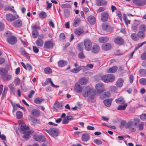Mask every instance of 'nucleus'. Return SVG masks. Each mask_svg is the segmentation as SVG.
<instances>
[{
	"instance_id": "obj_1",
	"label": "nucleus",
	"mask_w": 146,
	"mask_h": 146,
	"mask_svg": "<svg viewBox=\"0 0 146 146\" xmlns=\"http://www.w3.org/2000/svg\"><path fill=\"white\" fill-rule=\"evenodd\" d=\"M95 92L94 90L89 88L86 90V91H83L82 92L83 96L85 97H88V101L92 102L94 101V98L95 95Z\"/></svg>"
},
{
	"instance_id": "obj_2",
	"label": "nucleus",
	"mask_w": 146,
	"mask_h": 146,
	"mask_svg": "<svg viewBox=\"0 0 146 146\" xmlns=\"http://www.w3.org/2000/svg\"><path fill=\"white\" fill-rule=\"evenodd\" d=\"M101 80L104 82H112L115 80V77L112 74H108L102 76L101 77Z\"/></svg>"
},
{
	"instance_id": "obj_3",
	"label": "nucleus",
	"mask_w": 146,
	"mask_h": 146,
	"mask_svg": "<svg viewBox=\"0 0 146 146\" xmlns=\"http://www.w3.org/2000/svg\"><path fill=\"white\" fill-rule=\"evenodd\" d=\"M43 129L50 135L53 137H57L59 134L58 129L57 128H50L48 129L45 128H44Z\"/></svg>"
},
{
	"instance_id": "obj_4",
	"label": "nucleus",
	"mask_w": 146,
	"mask_h": 146,
	"mask_svg": "<svg viewBox=\"0 0 146 146\" xmlns=\"http://www.w3.org/2000/svg\"><path fill=\"white\" fill-rule=\"evenodd\" d=\"M84 44L85 49L87 51L91 50L92 46V43L90 40L88 39H86L84 41Z\"/></svg>"
},
{
	"instance_id": "obj_5",
	"label": "nucleus",
	"mask_w": 146,
	"mask_h": 146,
	"mask_svg": "<svg viewBox=\"0 0 146 146\" xmlns=\"http://www.w3.org/2000/svg\"><path fill=\"white\" fill-rule=\"evenodd\" d=\"M18 16L17 15H13L10 13H8L6 15V19L9 22H11L18 18Z\"/></svg>"
},
{
	"instance_id": "obj_6",
	"label": "nucleus",
	"mask_w": 146,
	"mask_h": 146,
	"mask_svg": "<svg viewBox=\"0 0 146 146\" xmlns=\"http://www.w3.org/2000/svg\"><path fill=\"white\" fill-rule=\"evenodd\" d=\"M54 47V43L50 40L45 41L44 43V48L46 49H52Z\"/></svg>"
},
{
	"instance_id": "obj_7",
	"label": "nucleus",
	"mask_w": 146,
	"mask_h": 146,
	"mask_svg": "<svg viewBox=\"0 0 146 146\" xmlns=\"http://www.w3.org/2000/svg\"><path fill=\"white\" fill-rule=\"evenodd\" d=\"M33 137L34 139L36 141L44 142L46 141L44 136L42 135H34Z\"/></svg>"
},
{
	"instance_id": "obj_8",
	"label": "nucleus",
	"mask_w": 146,
	"mask_h": 146,
	"mask_svg": "<svg viewBox=\"0 0 146 146\" xmlns=\"http://www.w3.org/2000/svg\"><path fill=\"white\" fill-rule=\"evenodd\" d=\"M7 42L10 44L13 45L15 44L17 41V39L14 36L11 37L7 38Z\"/></svg>"
},
{
	"instance_id": "obj_9",
	"label": "nucleus",
	"mask_w": 146,
	"mask_h": 146,
	"mask_svg": "<svg viewBox=\"0 0 146 146\" xmlns=\"http://www.w3.org/2000/svg\"><path fill=\"white\" fill-rule=\"evenodd\" d=\"M133 122L131 121H130L127 123L125 127L126 129L129 128L131 131L134 132L135 131V129L133 127Z\"/></svg>"
},
{
	"instance_id": "obj_10",
	"label": "nucleus",
	"mask_w": 146,
	"mask_h": 146,
	"mask_svg": "<svg viewBox=\"0 0 146 146\" xmlns=\"http://www.w3.org/2000/svg\"><path fill=\"white\" fill-rule=\"evenodd\" d=\"M104 86L103 84L99 83L96 86V88L98 92H102L104 90Z\"/></svg>"
},
{
	"instance_id": "obj_11",
	"label": "nucleus",
	"mask_w": 146,
	"mask_h": 146,
	"mask_svg": "<svg viewBox=\"0 0 146 146\" xmlns=\"http://www.w3.org/2000/svg\"><path fill=\"white\" fill-rule=\"evenodd\" d=\"M7 66L8 68H7L6 66V68H7V69L4 68H0V75L2 76V77H3L6 74H7L8 71L9 70V66L8 65Z\"/></svg>"
},
{
	"instance_id": "obj_12",
	"label": "nucleus",
	"mask_w": 146,
	"mask_h": 146,
	"mask_svg": "<svg viewBox=\"0 0 146 146\" xmlns=\"http://www.w3.org/2000/svg\"><path fill=\"white\" fill-rule=\"evenodd\" d=\"M133 3L138 6H141L145 5L146 1L144 0H133Z\"/></svg>"
},
{
	"instance_id": "obj_13",
	"label": "nucleus",
	"mask_w": 146,
	"mask_h": 146,
	"mask_svg": "<svg viewBox=\"0 0 146 146\" xmlns=\"http://www.w3.org/2000/svg\"><path fill=\"white\" fill-rule=\"evenodd\" d=\"M79 83L76 82L75 83L74 87V90L77 92L80 93L82 92V88Z\"/></svg>"
},
{
	"instance_id": "obj_14",
	"label": "nucleus",
	"mask_w": 146,
	"mask_h": 146,
	"mask_svg": "<svg viewBox=\"0 0 146 146\" xmlns=\"http://www.w3.org/2000/svg\"><path fill=\"white\" fill-rule=\"evenodd\" d=\"M111 48V45L108 43L104 44L102 46V49L105 50H108L110 49Z\"/></svg>"
},
{
	"instance_id": "obj_15",
	"label": "nucleus",
	"mask_w": 146,
	"mask_h": 146,
	"mask_svg": "<svg viewBox=\"0 0 146 146\" xmlns=\"http://www.w3.org/2000/svg\"><path fill=\"white\" fill-rule=\"evenodd\" d=\"M101 20L102 21H106L109 17V14L107 12H104L101 14Z\"/></svg>"
},
{
	"instance_id": "obj_16",
	"label": "nucleus",
	"mask_w": 146,
	"mask_h": 146,
	"mask_svg": "<svg viewBox=\"0 0 146 146\" xmlns=\"http://www.w3.org/2000/svg\"><path fill=\"white\" fill-rule=\"evenodd\" d=\"M32 133L33 131L31 130L28 131H24L23 132L24 135L23 137L25 139H28L31 137L30 135Z\"/></svg>"
},
{
	"instance_id": "obj_17",
	"label": "nucleus",
	"mask_w": 146,
	"mask_h": 146,
	"mask_svg": "<svg viewBox=\"0 0 146 146\" xmlns=\"http://www.w3.org/2000/svg\"><path fill=\"white\" fill-rule=\"evenodd\" d=\"M100 50L99 46L98 45L96 44L93 46L92 49V52L95 54L98 53Z\"/></svg>"
},
{
	"instance_id": "obj_18",
	"label": "nucleus",
	"mask_w": 146,
	"mask_h": 146,
	"mask_svg": "<svg viewBox=\"0 0 146 146\" xmlns=\"http://www.w3.org/2000/svg\"><path fill=\"white\" fill-rule=\"evenodd\" d=\"M95 18L94 16H90L87 18L88 21L91 25H93L95 22Z\"/></svg>"
},
{
	"instance_id": "obj_19",
	"label": "nucleus",
	"mask_w": 146,
	"mask_h": 146,
	"mask_svg": "<svg viewBox=\"0 0 146 146\" xmlns=\"http://www.w3.org/2000/svg\"><path fill=\"white\" fill-rule=\"evenodd\" d=\"M22 22L20 20H17L14 21L13 23V26L17 27H20L22 25Z\"/></svg>"
},
{
	"instance_id": "obj_20",
	"label": "nucleus",
	"mask_w": 146,
	"mask_h": 146,
	"mask_svg": "<svg viewBox=\"0 0 146 146\" xmlns=\"http://www.w3.org/2000/svg\"><path fill=\"white\" fill-rule=\"evenodd\" d=\"M88 80L85 77H82L78 80L79 83L81 85H84L88 82Z\"/></svg>"
},
{
	"instance_id": "obj_21",
	"label": "nucleus",
	"mask_w": 146,
	"mask_h": 146,
	"mask_svg": "<svg viewBox=\"0 0 146 146\" xmlns=\"http://www.w3.org/2000/svg\"><path fill=\"white\" fill-rule=\"evenodd\" d=\"M21 126V131H24L29 129V127L28 126H26L25 124L22 122L19 123Z\"/></svg>"
},
{
	"instance_id": "obj_22",
	"label": "nucleus",
	"mask_w": 146,
	"mask_h": 146,
	"mask_svg": "<svg viewBox=\"0 0 146 146\" xmlns=\"http://www.w3.org/2000/svg\"><path fill=\"white\" fill-rule=\"evenodd\" d=\"M116 44L121 45L124 42V40L123 39L120 38H116L114 40Z\"/></svg>"
},
{
	"instance_id": "obj_23",
	"label": "nucleus",
	"mask_w": 146,
	"mask_h": 146,
	"mask_svg": "<svg viewBox=\"0 0 146 146\" xmlns=\"http://www.w3.org/2000/svg\"><path fill=\"white\" fill-rule=\"evenodd\" d=\"M123 82V80L121 78H119L117 80L115 85L117 86L121 87L122 86Z\"/></svg>"
},
{
	"instance_id": "obj_24",
	"label": "nucleus",
	"mask_w": 146,
	"mask_h": 146,
	"mask_svg": "<svg viewBox=\"0 0 146 146\" xmlns=\"http://www.w3.org/2000/svg\"><path fill=\"white\" fill-rule=\"evenodd\" d=\"M12 76L10 74H6L3 77H2V79L4 81H7L11 80Z\"/></svg>"
},
{
	"instance_id": "obj_25",
	"label": "nucleus",
	"mask_w": 146,
	"mask_h": 146,
	"mask_svg": "<svg viewBox=\"0 0 146 146\" xmlns=\"http://www.w3.org/2000/svg\"><path fill=\"white\" fill-rule=\"evenodd\" d=\"M117 66H114L108 69L107 72L108 73H113L115 72L117 70Z\"/></svg>"
},
{
	"instance_id": "obj_26",
	"label": "nucleus",
	"mask_w": 146,
	"mask_h": 146,
	"mask_svg": "<svg viewBox=\"0 0 146 146\" xmlns=\"http://www.w3.org/2000/svg\"><path fill=\"white\" fill-rule=\"evenodd\" d=\"M36 45L38 46L42 47L43 45V40L40 38H38L36 41Z\"/></svg>"
},
{
	"instance_id": "obj_27",
	"label": "nucleus",
	"mask_w": 146,
	"mask_h": 146,
	"mask_svg": "<svg viewBox=\"0 0 146 146\" xmlns=\"http://www.w3.org/2000/svg\"><path fill=\"white\" fill-rule=\"evenodd\" d=\"M90 139V136L87 133H85L83 134L82 137V140L84 141H88Z\"/></svg>"
},
{
	"instance_id": "obj_28",
	"label": "nucleus",
	"mask_w": 146,
	"mask_h": 146,
	"mask_svg": "<svg viewBox=\"0 0 146 146\" xmlns=\"http://www.w3.org/2000/svg\"><path fill=\"white\" fill-rule=\"evenodd\" d=\"M96 5L99 6H100L102 5H106L107 3L106 1H104L103 2L102 1L103 0H96Z\"/></svg>"
},
{
	"instance_id": "obj_29",
	"label": "nucleus",
	"mask_w": 146,
	"mask_h": 146,
	"mask_svg": "<svg viewBox=\"0 0 146 146\" xmlns=\"http://www.w3.org/2000/svg\"><path fill=\"white\" fill-rule=\"evenodd\" d=\"M68 63V62L66 60H60L58 62V65L60 67H63L66 65Z\"/></svg>"
},
{
	"instance_id": "obj_30",
	"label": "nucleus",
	"mask_w": 146,
	"mask_h": 146,
	"mask_svg": "<svg viewBox=\"0 0 146 146\" xmlns=\"http://www.w3.org/2000/svg\"><path fill=\"white\" fill-rule=\"evenodd\" d=\"M112 100V99H109L104 100V103L106 106L109 107L111 105Z\"/></svg>"
},
{
	"instance_id": "obj_31",
	"label": "nucleus",
	"mask_w": 146,
	"mask_h": 146,
	"mask_svg": "<svg viewBox=\"0 0 146 146\" xmlns=\"http://www.w3.org/2000/svg\"><path fill=\"white\" fill-rule=\"evenodd\" d=\"M32 114L35 117H38L39 116L40 114L39 111L37 110H33L32 111Z\"/></svg>"
},
{
	"instance_id": "obj_32",
	"label": "nucleus",
	"mask_w": 146,
	"mask_h": 146,
	"mask_svg": "<svg viewBox=\"0 0 146 146\" xmlns=\"http://www.w3.org/2000/svg\"><path fill=\"white\" fill-rule=\"evenodd\" d=\"M20 50L21 54L26 57L27 59L30 58L29 56L28 55V54L26 52L25 50L23 48H21L20 49Z\"/></svg>"
},
{
	"instance_id": "obj_33",
	"label": "nucleus",
	"mask_w": 146,
	"mask_h": 146,
	"mask_svg": "<svg viewBox=\"0 0 146 146\" xmlns=\"http://www.w3.org/2000/svg\"><path fill=\"white\" fill-rule=\"evenodd\" d=\"M98 40L100 42L102 43L108 41L109 38L107 37H102L100 38Z\"/></svg>"
},
{
	"instance_id": "obj_34",
	"label": "nucleus",
	"mask_w": 146,
	"mask_h": 146,
	"mask_svg": "<svg viewBox=\"0 0 146 146\" xmlns=\"http://www.w3.org/2000/svg\"><path fill=\"white\" fill-rule=\"evenodd\" d=\"M115 101L117 103L119 104H123L125 102L124 99L122 97H119L116 99Z\"/></svg>"
},
{
	"instance_id": "obj_35",
	"label": "nucleus",
	"mask_w": 146,
	"mask_h": 146,
	"mask_svg": "<svg viewBox=\"0 0 146 146\" xmlns=\"http://www.w3.org/2000/svg\"><path fill=\"white\" fill-rule=\"evenodd\" d=\"M127 106V104H125L123 105H120L118 106L117 109L119 110H124Z\"/></svg>"
},
{
	"instance_id": "obj_36",
	"label": "nucleus",
	"mask_w": 146,
	"mask_h": 146,
	"mask_svg": "<svg viewBox=\"0 0 146 146\" xmlns=\"http://www.w3.org/2000/svg\"><path fill=\"white\" fill-rule=\"evenodd\" d=\"M44 71L45 74H49L52 73V70L49 67H47L44 68Z\"/></svg>"
},
{
	"instance_id": "obj_37",
	"label": "nucleus",
	"mask_w": 146,
	"mask_h": 146,
	"mask_svg": "<svg viewBox=\"0 0 146 146\" xmlns=\"http://www.w3.org/2000/svg\"><path fill=\"white\" fill-rule=\"evenodd\" d=\"M131 38L134 40H137L139 39L138 36L135 33H133L131 34Z\"/></svg>"
},
{
	"instance_id": "obj_38",
	"label": "nucleus",
	"mask_w": 146,
	"mask_h": 146,
	"mask_svg": "<svg viewBox=\"0 0 146 146\" xmlns=\"http://www.w3.org/2000/svg\"><path fill=\"white\" fill-rule=\"evenodd\" d=\"M137 35L139 37L141 38H145V34L144 32L140 31L137 33Z\"/></svg>"
},
{
	"instance_id": "obj_39",
	"label": "nucleus",
	"mask_w": 146,
	"mask_h": 146,
	"mask_svg": "<svg viewBox=\"0 0 146 146\" xmlns=\"http://www.w3.org/2000/svg\"><path fill=\"white\" fill-rule=\"evenodd\" d=\"M46 16V14L44 11L41 12L39 14V17L42 19H44L45 18Z\"/></svg>"
},
{
	"instance_id": "obj_40",
	"label": "nucleus",
	"mask_w": 146,
	"mask_h": 146,
	"mask_svg": "<svg viewBox=\"0 0 146 146\" xmlns=\"http://www.w3.org/2000/svg\"><path fill=\"white\" fill-rule=\"evenodd\" d=\"M38 35V33L36 30H33L32 32V35L33 38H36Z\"/></svg>"
},
{
	"instance_id": "obj_41",
	"label": "nucleus",
	"mask_w": 146,
	"mask_h": 146,
	"mask_svg": "<svg viewBox=\"0 0 146 146\" xmlns=\"http://www.w3.org/2000/svg\"><path fill=\"white\" fill-rule=\"evenodd\" d=\"M83 32L84 31L82 30L81 29H76L74 31L75 33L78 36H80Z\"/></svg>"
},
{
	"instance_id": "obj_42",
	"label": "nucleus",
	"mask_w": 146,
	"mask_h": 146,
	"mask_svg": "<svg viewBox=\"0 0 146 146\" xmlns=\"http://www.w3.org/2000/svg\"><path fill=\"white\" fill-rule=\"evenodd\" d=\"M82 69L81 66H79L78 67V68H74L71 69L70 71L72 72L75 73H78L79 71H80Z\"/></svg>"
},
{
	"instance_id": "obj_43",
	"label": "nucleus",
	"mask_w": 146,
	"mask_h": 146,
	"mask_svg": "<svg viewBox=\"0 0 146 146\" xmlns=\"http://www.w3.org/2000/svg\"><path fill=\"white\" fill-rule=\"evenodd\" d=\"M80 21V20L79 18L77 19L74 21L73 26L74 27H76L78 26Z\"/></svg>"
},
{
	"instance_id": "obj_44",
	"label": "nucleus",
	"mask_w": 146,
	"mask_h": 146,
	"mask_svg": "<svg viewBox=\"0 0 146 146\" xmlns=\"http://www.w3.org/2000/svg\"><path fill=\"white\" fill-rule=\"evenodd\" d=\"M43 99L38 98H35L34 101V102L36 104H40L43 101Z\"/></svg>"
},
{
	"instance_id": "obj_45",
	"label": "nucleus",
	"mask_w": 146,
	"mask_h": 146,
	"mask_svg": "<svg viewBox=\"0 0 146 146\" xmlns=\"http://www.w3.org/2000/svg\"><path fill=\"white\" fill-rule=\"evenodd\" d=\"M140 31L144 32L146 30V26L144 25H141L139 28Z\"/></svg>"
},
{
	"instance_id": "obj_46",
	"label": "nucleus",
	"mask_w": 146,
	"mask_h": 146,
	"mask_svg": "<svg viewBox=\"0 0 146 146\" xmlns=\"http://www.w3.org/2000/svg\"><path fill=\"white\" fill-rule=\"evenodd\" d=\"M123 19L124 22L125 23L126 25L127 26L128 24H130V21L128 20L127 19L126 16L125 15H124L123 17Z\"/></svg>"
},
{
	"instance_id": "obj_47",
	"label": "nucleus",
	"mask_w": 146,
	"mask_h": 146,
	"mask_svg": "<svg viewBox=\"0 0 146 146\" xmlns=\"http://www.w3.org/2000/svg\"><path fill=\"white\" fill-rule=\"evenodd\" d=\"M120 125L119 126V127L121 129H122L123 127H125V126L126 125V122L125 120H122L121 121L120 123Z\"/></svg>"
},
{
	"instance_id": "obj_48",
	"label": "nucleus",
	"mask_w": 146,
	"mask_h": 146,
	"mask_svg": "<svg viewBox=\"0 0 146 146\" xmlns=\"http://www.w3.org/2000/svg\"><path fill=\"white\" fill-rule=\"evenodd\" d=\"M8 86L10 89L11 92L14 94L15 93V90L13 86V84H11Z\"/></svg>"
},
{
	"instance_id": "obj_49",
	"label": "nucleus",
	"mask_w": 146,
	"mask_h": 146,
	"mask_svg": "<svg viewBox=\"0 0 146 146\" xmlns=\"http://www.w3.org/2000/svg\"><path fill=\"white\" fill-rule=\"evenodd\" d=\"M140 83L142 85H146V79L142 78L140 79L139 80Z\"/></svg>"
},
{
	"instance_id": "obj_50",
	"label": "nucleus",
	"mask_w": 146,
	"mask_h": 146,
	"mask_svg": "<svg viewBox=\"0 0 146 146\" xmlns=\"http://www.w3.org/2000/svg\"><path fill=\"white\" fill-rule=\"evenodd\" d=\"M139 73L141 75H146V70L141 69L139 71Z\"/></svg>"
},
{
	"instance_id": "obj_51",
	"label": "nucleus",
	"mask_w": 146,
	"mask_h": 146,
	"mask_svg": "<svg viewBox=\"0 0 146 146\" xmlns=\"http://www.w3.org/2000/svg\"><path fill=\"white\" fill-rule=\"evenodd\" d=\"M5 36L7 37V38L9 37H11L13 36L11 32L9 31L6 32L4 34Z\"/></svg>"
},
{
	"instance_id": "obj_52",
	"label": "nucleus",
	"mask_w": 146,
	"mask_h": 146,
	"mask_svg": "<svg viewBox=\"0 0 146 146\" xmlns=\"http://www.w3.org/2000/svg\"><path fill=\"white\" fill-rule=\"evenodd\" d=\"M17 117L18 119H21L23 116V114L20 111H17L16 113Z\"/></svg>"
},
{
	"instance_id": "obj_53",
	"label": "nucleus",
	"mask_w": 146,
	"mask_h": 146,
	"mask_svg": "<svg viewBox=\"0 0 146 146\" xmlns=\"http://www.w3.org/2000/svg\"><path fill=\"white\" fill-rule=\"evenodd\" d=\"M54 105L56 107L59 109H61L62 106V105L60 104L58 101L56 102Z\"/></svg>"
},
{
	"instance_id": "obj_54",
	"label": "nucleus",
	"mask_w": 146,
	"mask_h": 146,
	"mask_svg": "<svg viewBox=\"0 0 146 146\" xmlns=\"http://www.w3.org/2000/svg\"><path fill=\"white\" fill-rule=\"evenodd\" d=\"M144 124V123L143 122H141L138 125L137 127H138L140 131L143 130V126Z\"/></svg>"
},
{
	"instance_id": "obj_55",
	"label": "nucleus",
	"mask_w": 146,
	"mask_h": 146,
	"mask_svg": "<svg viewBox=\"0 0 146 146\" xmlns=\"http://www.w3.org/2000/svg\"><path fill=\"white\" fill-rule=\"evenodd\" d=\"M138 25L136 23H133L131 26V29L134 30H135L137 29L138 27Z\"/></svg>"
},
{
	"instance_id": "obj_56",
	"label": "nucleus",
	"mask_w": 146,
	"mask_h": 146,
	"mask_svg": "<svg viewBox=\"0 0 146 146\" xmlns=\"http://www.w3.org/2000/svg\"><path fill=\"white\" fill-rule=\"evenodd\" d=\"M140 121V120L139 119L135 118L134 119V122H133V125L134 126H136L138 124Z\"/></svg>"
},
{
	"instance_id": "obj_57",
	"label": "nucleus",
	"mask_w": 146,
	"mask_h": 146,
	"mask_svg": "<svg viewBox=\"0 0 146 146\" xmlns=\"http://www.w3.org/2000/svg\"><path fill=\"white\" fill-rule=\"evenodd\" d=\"M61 7L62 9L71 7L70 5L69 4H65L62 5Z\"/></svg>"
},
{
	"instance_id": "obj_58",
	"label": "nucleus",
	"mask_w": 146,
	"mask_h": 146,
	"mask_svg": "<svg viewBox=\"0 0 146 146\" xmlns=\"http://www.w3.org/2000/svg\"><path fill=\"white\" fill-rule=\"evenodd\" d=\"M14 83L16 85H19L20 83V79L17 77H16L14 80Z\"/></svg>"
},
{
	"instance_id": "obj_59",
	"label": "nucleus",
	"mask_w": 146,
	"mask_h": 146,
	"mask_svg": "<svg viewBox=\"0 0 146 146\" xmlns=\"http://www.w3.org/2000/svg\"><path fill=\"white\" fill-rule=\"evenodd\" d=\"M94 143L98 145H100L102 143L101 141L98 139H95L94 140Z\"/></svg>"
},
{
	"instance_id": "obj_60",
	"label": "nucleus",
	"mask_w": 146,
	"mask_h": 146,
	"mask_svg": "<svg viewBox=\"0 0 146 146\" xmlns=\"http://www.w3.org/2000/svg\"><path fill=\"white\" fill-rule=\"evenodd\" d=\"M140 118L141 119L144 121L146 119V113L140 115Z\"/></svg>"
},
{
	"instance_id": "obj_61",
	"label": "nucleus",
	"mask_w": 146,
	"mask_h": 146,
	"mask_svg": "<svg viewBox=\"0 0 146 146\" xmlns=\"http://www.w3.org/2000/svg\"><path fill=\"white\" fill-rule=\"evenodd\" d=\"M27 65V69L29 71H30L32 69V66L29 63L26 64Z\"/></svg>"
},
{
	"instance_id": "obj_62",
	"label": "nucleus",
	"mask_w": 146,
	"mask_h": 146,
	"mask_svg": "<svg viewBox=\"0 0 146 146\" xmlns=\"http://www.w3.org/2000/svg\"><path fill=\"white\" fill-rule=\"evenodd\" d=\"M33 52L35 53H37L39 51V49L35 46H33Z\"/></svg>"
},
{
	"instance_id": "obj_63",
	"label": "nucleus",
	"mask_w": 146,
	"mask_h": 146,
	"mask_svg": "<svg viewBox=\"0 0 146 146\" xmlns=\"http://www.w3.org/2000/svg\"><path fill=\"white\" fill-rule=\"evenodd\" d=\"M35 93V92L34 90H31L28 95V97L30 98H31Z\"/></svg>"
},
{
	"instance_id": "obj_64",
	"label": "nucleus",
	"mask_w": 146,
	"mask_h": 146,
	"mask_svg": "<svg viewBox=\"0 0 146 146\" xmlns=\"http://www.w3.org/2000/svg\"><path fill=\"white\" fill-rule=\"evenodd\" d=\"M140 57L142 60L146 59V52H145L142 54L141 55Z\"/></svg>"
}]
</instances>
